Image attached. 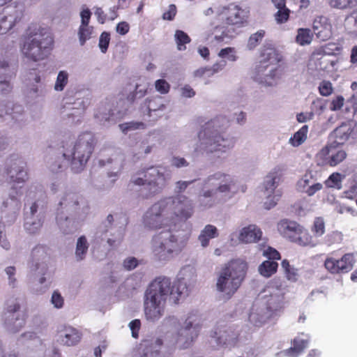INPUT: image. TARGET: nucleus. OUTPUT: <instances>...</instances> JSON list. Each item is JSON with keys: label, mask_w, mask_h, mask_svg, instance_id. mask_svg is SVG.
I'll list each match as a JSON object with an SVG mask.
<instances>
[{"label": "nucleus", "mask_w": 357, "mask_h": 357, "mask_svg": "<svg viewBox=\"0 0 357 357\" xmlns=\"http://www.w3.org/2000/svg\"><path fill=\"white\" fill-rule=\"evenodd\" d=\"M85 109V101L83 99H77L73 102H66L64 105L63 114V116L71 118L73 121L76 118L77 121H79Z\"/></svg>", "instance_id": "33"}, {"label": "nucleus", "mask_w": 357, "mask_h": 357, "mask_svg": "<svg viewBox=\"0 0 357 357\" xmlns=\"http://www.w3.org/2000/svg\"><path fill=\"white\" fill-rule=\"evenodd\" d=\"M219 20L225 22L227 26H241L246 19L244 10L235 4L219 8L216 11Z\"/></svg>", "instance_id": "15"}, {"label": "nucleus", "mask_w": 357, "mask_h": 357, "mask_svg": "<svg viewBox=\"0 0 357 357\" xmlns=\"http://www.w3.org/2000/svg\"><path fill=\"white\" fill-rule=\"evenodd\" d=\"M4 172L6 180L10 184L24 185L28 179L26 165L20 159L8 162Z\"/></svg>", "instance_id": "16"}, {"label": "nucleus", "mask_w": 357, "mask_h": 357, "mask_svg": "<svg viewBox=\"0 0 357 357\" xmlns=\"http://www.w3.org/2000/svg\"><path fill=\"white\" fill-rule=\"evenodd\" d=\"M342 240V234L339 231H333L327 234L324 239V242L328 246L335 243H339Z\"/></svg>", "instance_id": "58"}, {"label": "nucleus", "mask_w": 357, "mask_h": 357, "mask_svg": "<svg viewBox=\"0 0 357 357\" xmlns=\"http://www.w3.org/2000/svg\"><path fill=\"white\" fill-rule=\"evenodd\" d=\"M354 264L355 259L354 255L347 253L340 259L327 257L325 260L324 266L331 273L340 274L350 271L353 268Z\"/></svg>", "instance_id": "20"}, {"label": "nucleus", "mask_w": 357, "mask_h": 357, "mask_svg": "<svg viewBox=\"0 0 357 357\" xmlns=\"http://www.w3.org/2000/svg\"><path fill=\"white\" fill-rule=\"evenodd\" d=\"M302 227L294 221L282 220L278 224V230L284 237L293 241Z\"/></svg>", "instance_id": "34"}, {"label": "nucleus", "mask_w": 357, "mask_h": 357, "mask_svg": "<svg viewBox=\"0 0 357 357\" xmlns=\"http://www.w3.org/2000/svg\"><path fill=\"white\" fill-rule=\"evenodd\" d=\"M171 165L176 168L187 167L190 162L183 157L173 156L171 159Z\"/></svg>", "instance_id": "61"}, {"label": "nucleus", "mask_w": 357, "mask_h": 357, "mask_svg": "<svg viewBox=\"0 0 357 357\" xmlns=\"http://www.w3.org/2000/svg\"><path fill=\"white\" fill-rule=\"evenodd\" d=\"M237 335L230 329L220 331V334L217 336V340L219 344H231L234 343Z\"/></svg>", "instance_id": "46"}, {"label": "nucleus", "mask_w": 357, "mask_h": 357, "mask_svg": "<svg viewBox=\"0 0 357 357\" xmlns=\"http://www.w3.org/2000/svg\"><path fill=\"white\" fill-rule=\"evenodd\" d=\"M25 202L26 204H30L29 210L25 214L44 215L45 197L41 189L35 185L29 186L26 192Z\"/></svg>", "instance_id": "17"}, {"label": "nucleus", "mask_w": 357, "mask_h": 357, "mask_svg": "<svg viewBox=\"0 0 357 357\" xmlns=\"http://www.w3.org/2000/svg\"><path fill=\"white\" fill-rule=\"evenodd\" d=\"M227 124V120L223 116L216 117L205 123L198 132L199 140L194 148L193 155L219 158L231 149L235 144L234 139L222 132Z\"/></svg>", "instance_id": "2"}, {"label": "nucleus", "mask_w": 357, "mask_h": 357, "mask_svg": "<svg viewBox=\"0 0 357 357\" xmlns=\"http://www.w3.org/2000/svg\"><path fill=\"white\" fill-rule=\"evenodd\" d=\"M285 288L278 280H272L264 290L263 298L265 299L262 303L271 312L280 307L284 300Z\"/></svg>", "instance_id": "14"}, {"label": "nucleus", "mask_w": 357, "mask_h": 357, "mask_svg": "<svg viewBox=\"0 0 357 357\" xmlns=\"http://www.w3.org/2000/svg\"><path fill=\"white\" fill-rule=\"evenodd\" d=\"M161 345L160 339L145 340L137 347L134 357H158Z\"/></svg>", "instance_id": "24"}, {"label": "nucleus", "mask_w": 357, "mask_h": 357, "mask_svg": "<svg viewBox=\"0 0 357 357\" xmlns=\"http://www.w3.org/2000/svg\"><path fill=\"white\" fill-rule=\"evenodd\" d=\"M218 56L222 59H227L230 61H236L238 59L236 51L234 47H225L222 49L218 54Z\"/></svg>", "instance_id": "55"}, {"label": "nucleus", "mask_w": 357, "mask_h": 357, "mask_svg": "<svg viewBox=\"0 0 357 357\" xmlns=\"http://www.w3.org/2000/svg\"><path fill=\"white\" fill-rule=\"evenodd\" d=\"M196 271L192 266H185L180 271L179 278L176 283H173L177 294L181 297L187 296L196 282Z\"/></svg>", "instance_id": "19"}, {"label": "nucleus", "mask_w": 357, "mask_h": 357, "mask_svg": "<svg viewBox=\"0 0 357 357\" xmlns=\"http://www.w3.org/2000/svg\"><path fill=\"white\" fill-rule=\"evenodd\" d=\"M283 75L280 65H257L252 78L255 82L266 87L276 86Z\"/></svg>", "instance_id": "12"}, {"label": "nucleus", "mask_w": 357, "mask_h": 357, "mask_svg": "<svg viewBox=\"0 0 357 357\" xmlns=\"http://www.w3.org/2000/svg\"><path fill=\"white\" fill-rule=\"evenodd\" d=\"M308 340L304 339L301 336L296 337L294 340V346L282 351V353L289 357H297L307 347Z\"/></svg>", "instance_id": "39"}, {"label": "nucleus", "mask_w": 357, "mask_h": 357, "mask_svg": "<svg viewBox=\"0 0 357 357\" xmlns=\"http://www.w3.org/2000/svg\"><path fill=\"white\" fill-rule=\"evenodd\" d=\"M89 201L82 195L66 190L59 198L56 209V223L63 234L73 233L79 223L84 221L90 213Z\"/></svg>", "instance_id": "3"}, {"label": "nucleus", "mask_w": 357, "mask_h": 357, "mask_svg": "<svg viewBox=\"0 0 357 357\" xmlns=\"http://www.w3.org/2000/svg\"><path fill=\"white\" fill-rule=\"evenodd\" d=\"M323 185L315 182L312 174L309 172L305 174L297 183V188L300 192L306 193L308 196H313L317 192L321 190Z\"/></svg>", "instance_id": "28"}, {"label": "nucleus", "mask_w": 357, "mask_h": 357, "mask_svg": "<svg viewBox=\"0 0 357 357\" xmlns=\"http://www.w3.org/2000/svg\"><path fill=\"white\" fill-rule=\"evenodd\" d=\"M23 17L22 9L8 8L0 13V34L10 31Z\"/></svg>", "instance_id": "22"}, {"label": "nucleus", "mask_w": 357, "mask_h": 357, "mask_svg": "<svg viewBox=\"0 0 357 357\" xmlns=\"http://www.w3.org/2000/svg\"><path fill=\"white\" fill-rule=\"evenodd\" d=\"M264 35L265 31L264 30L257 31L256 33L252 34L248 38L247 48L249 50H254L262 40Z\"/></svg>", "instance_id": "53"}, {"label": "nucleus", "mask_w": 357, "mask_h": 357, "mask_svg": "<svg viewBox=\"0 0 357 357\" xmlns=\"http://www.w3.org/2000/svg\"><path fill=\"white\" fill-rule=\"evenodd\" d=\"M271 312L265 303L256 302L251 308L249 321L256 326H261L271 317Z\"/></svg>", "instance_id": "25"}, {"label": "nucleus", "mask_w": 357, "mask_h": 357, "mask_svg": "<svg viewBox=\"0 0 357 357\" xmlns=\"http://www.w3.org/2000/svg\"><path fill=\"white\" fill-rule=\"evenodd\" d=\"M296 235L295 239L292 242H295L301 246H309L314 248L317 245V242L314 238L305 230L303 227L300 229V231Z\"/></svg>", "instance_id": "41"}, {"label": "nucleus", "mask_w": 357, "mask_h": 357, "mask_svg": "<svg viewBox=\"0 0 357 357\" xmlns=\"http://www.w3.org/2000/svg\"><path fill=\"white\" fill-rule=\"evenodd\" d=\"M94 146V138L91 133L80 135L75 143L66 144L63 146V156L70 161L72 170L79 173L84 169Z\"/></svg>", "instance_id": "9"}, {"label": "nucleus", "mask_w": 357, "mask_h": 357, "mask_svg": "<svg viewBox=\"0 0 357 357\" xmlns=\"http://www.w3.org/2000/svg\"><path fill=\"white\" fill-rule=\"evenodd\" d=\"M89 247V244L85 236L78 238L75 252L77 261H82L85 258Z\"/></svg>", "instance_id": "42"}, {"label": "nucleus", "mask_w": 357, "mask_h": 357, "mask_svg": "<svg viewBox=\"0 0 357 357\" xmlns=\"http://www.w3.org/2000/svg\"><path fill=\"white\" fill-rule=\"evenodd\" d=\"M261 236L262 231L259 227L256 225H249L240 230L238 240L242 243H255L258 242Z\"/></svg>", "instance_id": "29"}, {"label": "nucleus", "mask_w": 357, "mask_h": 357, "mask_svg": "<svg viewBox=\"0 0 357 357\" xmlns=\"http://www.w3.org/2000/svg\"><path fill=\"white\" fill-rule=\"evenodd\" d=\"M351 132L352 129L350 125L342 123L333 132L332 136L335 139V143L343 144L349 139Z\"/></svg>", "instance_id": "40"}, {"label": "nucleus", "mask_w": 357, "mask_h": 357, "mask_svg": "<svg viewBox=\"0 0 357 357\" xmlns=\"http://www.w3.org/2000/svg\"><path fill=\"white\" fill-rule=\"evenodd\" d=\"M11 187L8 193V198L3 202L4 208L13 211L19 210L20 208V198L23 195L24 189L22 185L10 184Z\"/></svg>", "instance_id": "30"}, {"label": "nucleus", "mask_w": 357, "mask_h": 357, "mask_svg": "<svg viewBox=\"0 0 357 357\" xmlns=\"http://www.w3.org/2000/svg\"><path fill=\"white\" fill-rule=\"evenodd\" d=\"M248 268L245 261L236 259L230 261L218 273L215 287L223 300H229L241 285Z\"/></svg>", "instance_id": "8"}, {"label": "nucleus", "mask_w": 357, "mask_h": 357, "mask_svg": "<svg viewBox=\"0 0 357 357\" xmlns=\"http://www.w3.org/2000/svg\"><path fill=\"white\" fill-rule=\"evenodd\" d=\"M53 43V38L47 29L38 24H31L23 37L21 52L30 60L41 61L50 54Z\"/></svg>", "instance_id": "6"}, {"label": "nucleus", "mask_w": 357, "mask_h": 357, "mask_svg": "<svg viewBox=\"0 0 357 357\" xmlns=\"http://www.w3.org/2000/svg\"><path fill=\"white\" fill-rule=\"evenodd\" d=\"M81 333L75 328L70 326H62L56 334V340L61 344L71 347L79 342Z\"/></svg>", "instance_id": "23"}, {"label": "nucleus", "mask_w": 357, "mask_h": 357, "mask_svg": "<svg viewBox=\"0 0 357 357\" xmlns=\"http://www.w3.org/2000/svg\"><path fill=\"white\" fill-rule=\"evenodd\" d=\"M13 76L12 74H0V93L6 95L12 91L10 79Z\"/></svg>", "instance_id": "49"}, {"label": "nucleus", "mask_w": 357, "mask_h": 357, "mask_svg": "<svg viewBox=\"0 0 357 357\" xmlns=\"http://www.w3.org/2000/svg\"><path fill=\"white\" fill-rule=\"evenodd\" d=\"M110 38L109 34L107 32H103L99 38V47L102 53H105L107 50L109 43Z\"/></svg>", "instance_id": "63"}, {"label": "nucleus", "mask_w": 357, "mask_h": 357, "mask_svg": "<svg viewBox=\"0 0 357 357\" xmlns=\"http://www.w3.org/2000/svg\"><path fill=\"white\" fill-rule=\"evenodd\" d=\"M278 267V264L274 261H264L261 263L258 268L260 275L265 278H269L276 273Z\"/></svg>", "instance_id": "43"}, {"label": "nucleus", "mask_w": 357, "mask_h": 357, "mask_svg": "<svg viewBox=\"0 0 357 357\" xmlns=\"http://www.w3.org/2000/svg\"><path fill=\"white\" fill-rule=\"evenodd\" d=\"M35 271L38 278L37 282L40 287H34L33 291L36 294H42L45 293L50 287L47 264L45 261L36 262L35 264Z\"/></svg>", "instance_id": "27"}, {"label": "nucleus", "mask_w": 357, "mask_h": 357, "mask_svg": "<svg viewBox=\"0 0 357 357\" xmlns=\"http://www.w3.org/2000/svg\"><path fill=\"white\" fill-rule=\"evenodd\" d=\"M307 132L308 126L307 125L303 126L294 133V136L289 139V143L294 147L300 146L307 139Z\"/></svg>", "instance_id": "45"}, {"label": "nucleus", "mask_w": 357, "mask_h": 357, "mask_svg": "<svg viewBox=\"0 0 357 357\" xmlns=\"http://www.w3.org/2000/svg\"><path fill=\"white\" fill-rule=\"evenodd\" d=\"M319 91L323 96H328L333 93L332 84L329 81H322L319 86Z\"/></svg>", "instance_id": "62"}, {"label": "nucleus", "mask_w": 357, "mask_h": 357, "mask_svg": "<svg viewBox=\"0 0 357 357\" xmlns=\"http://www.w3.org/2000/svg\"><path fill=\"white\" fill-rule=\"evenodd\" d=\"M235 36V29L225 24H211L208 29L206 40L212 44L229 43Z\"/></svg>", "instance_id": "18"}, {"label": "nucleus", "mask_w": 357, "mask_h": 357, "mask_svg": "<svg viewBox=\"0 0 357 357\" xmlns=\"http://www.w3.org/2000/svg\"><path fill=\"white\" fill-rule=\"evenodd\" d=\"M312 29L316 36L322 41L328 40L332 36V25L324 16H319L314 20Z\"/></svg>", "instance_id": "26"}, {"label": "nucleus", "mask_w": 357, "mask_h": 357, "mask_svg": "<svg viewBox=\"0 0 357 357\" xmlns=\"http://www.w3.org/2000/svg\"><path fill=\"white\" fill-rule=\"evenodd\" d=\"M126 227L124 224L115 223L114 215L109 214L100 225L96 235L102 240H106L112 248L119 247L124 239Z\"/></svg>", "instance_id": "11"}, {"label": "nucleus", "mask_w": 357, "mask_h": 357, "mask_svg": "<svg viewBox=\"0 0 357 357\" xmlns=\"http://www.w3.org/2000/svg\"><path fill=\"white\" fill-rule=\"evenodd\" d=\"M155 87L157 91L161 94H165L169 92L170 85L165 79H160L155 81Z\"/></svg>", "instance_id": "60"}, {"label": "nucleus", "mask_w": 357, "mask_h": 357, "mask_svg": "<svg viewBox=\"0 0 357 357\" xmlns=\"http://www.w3.org/2000/svg\"><path fill=\"white\" fill-rule=\"evenodd\" d=\"M4 273L7 276L8 286L11 288H15L17 285V270L15 266H9L6 267Z\"/></svg>", "instance_id": "51"}, {"label": "nucleus", "mask_w": 357, "mask_h": 357, "mask_svg": "<svg viewBox=\"0 0 357 357\" xmlns=\"http://www.w3.org/2000/svg\"><path fill=\"white\" fill-rule=\"evenodd\" d=\"M194 182L177 181L174 189L177 195L159 199L144 214L145 227L153 230L167 229L153 235L150 241L151 253L156 261H169L178 255L187 244L190 235L183 228L192 216L194 207L192 201L180 193Z\"/></svg>", "instance_id": "1"}, {"label": "nucleus", "mask_w": 357, "mask_h": 357, "mask_svg": "<svg viewBox=\"0 0 357 357\" xmlns=\"http://www.w3.org/2000/svg\"><path fill=\"white\" fill-rule=\"evenodd\" d=\"M181 296L177 294L170 278L158 277L146 288L143 299V310L146 321L155 323L165 314L168 299L176 303Z\"/></svg>", "instance_id": "4"}, {"label": "nucleus", "mask_w": 357, "mask_h": 357, "mask_svg": "<svg viewBox=\"0 0 357 357\" xmlns=\"http://www.w3.org/2000/svg\"><path fill=\"white\" fill-rule=\"evenodd\" d=\"M123 114L120 112H115L112 109L109 105L98 108L95 114V117L99 120L100 122L105 124V122L113 121L114 122L118 119H120Z\"/></svg>", "instance_id": "37"}, {"label": "nucleus", "mask_w": 357, "mask_h": 357, "mask_svg": "<svg viewBox=\"0 0 357 357\" xmlns=\"http://www.w3.org/2000/svg\"><path fill=\"white\" fill-rule=\"evenodd\" d=\"M313 35L309 29H299L296 40L301 45H309L311 43Z\"/></svg>", "instance_id": "48"}, {"label": "nucleus", "mask_w": 357, "mask_h": 357, "mask_svg": "<svg viewBox=\"0 0 357 357\" xmlns=\"http://www.w3.org/2000/svg\"><path fill=\"white\" fill-rule=\"evenodd\" d=\"M0 74H12L14 71L10 66L9 57L8 55H0Z\"/></svg>", "instance_id": "57"}, {"label": "nucleus", "mask_w": 357, "mask_h": 357, "mask_svg": "<svg viewBox=\"0 0 357 357\" xmlns=\"http://www.w3.org/2000/svg\"><path fill=\"white\" fill-rule=\"evenodd\" d=\"M175 40L178 50H185V45L190 42V37L184 31L177 30L174 35Z\"/></svg>", "instance_id": "50"}, {"label": "nucleus", "mask_w": 357, "mask_h": 357, "mask_svg": "<svg viewBox=\"0 0 357 357\" xmlns=\"http://www.w3.org/2000/svg\"><path fill=\"white\" fill-rule=\"evenodd\" d=\"M44 222V215L25 214L24 228L30 234L38 233L41 229Z\"/></svg>", "instance_id": "35"}, {"label": "nucleus", "mask_w": 357, "mask_h": 357, "mask_svg": "<svg viewBox=\"0 0 357 357\" xmlns=\"http://www.w3.org/2000/svg\"><path fill=\"white\" fill-rule=\"evenodd\" d=\"M342 176L339 173L332 174L326 181V185L328 188L340 189L342 188Z\"/></svg>", "instance_id": "56"}, {"label": "nucleus", "mask_w": 357, "mask_h": 357, "mask_svg": "<svg viewBox=\"0 0 357 357\" xmlns=\"http://www.w3.org/2000/svg\"><path fill=\"white\" fill-rule=\"evenodd\" d=\"M312 231L316 237H321L324 235L325 233V221L322 217L315 218Z\"/></svg>", "instance_id": "54"}, {"label": "nucleus", "mask_w": 357, "mask_h": 357, "mask_svg": "<svg viewBox=\"0 0 357 357\" xmlns=\"http://www.w3.org/2000/svg\"><path fill=\"white\" fill-rule=\"evenodd\" d=\"M139 261L137 258L134 257H128L123 261V266L127 271H131L138 266Z\"/></svg>", "instance_id": "64"}, {"label": "nucleus", "mask_w": 357, "mask_h": 357, "mask_svg": "<svg viewBox=\"0 0 357 357\" xmlns=\"http://www.w3.org/2000/svg\"><path fill=\"white\" fill-rule=\"evenodd\" d=\"M285 170L284 165H277L265 176L261 191L266 198L264 206L266 209L274 207L282 196L280 190L277 189L278 183Z\"/></svg>", "instance_id": "10"}, {"label": "nucleus", "mask_w": 357, "mask_h": 357, "mask_svg": "<svg viewBox=\"0 0 357 357\" xmlns=\"http://www.w3.org/2000/svg\"><path fill=\"white\" fill-rule=\"evenodd\" d=\"M281 60V55L272 45H265L261 48L257 65H280Z\"/></svg>", "instance_id": "31"}, {"label": "nucleus", "mask_w": 357, "mask_h": 357, "mask_svg": "<svg viewBox=\"0 0 357 357\" xmlns=\"http://www.w3.org/2000/svg\"><path fill=\"white\" fill-rule=\"evenodd\" d=\"M68 82L69 73L66 70L59 71L54 84V90L57 92L63 91Z\"/></svg>", "instance_id": "44"}, {"label": "nucleus", "mask_w": 357, "mask_h": 357, "mask_svg": "<svg viewBox=\"0 0 357 357\" xmlns=\"http://www.w3.org/2000/svg\"><path fill=\"white\" fill-rule=\"evenodd\" d=\"M172 178V171L166 166L155 165L134 174L130 183L142 186L140 196L149 198L160 193Z\"/></svg>", "instance_id": "7"}, {"label": "nucleus", "mask_w": 357, "mask_h": 357, "mask_svg": "<svg viewBox=\"0 0 357 357\" xmlns=\"http://www.w3.org/2000/svg\"><path fill=\"white\" fill-rule=\"evenodd\" d=\"M198 202L203 209L212 207L216 202H225L236 192L234 178L218 171L208 175L200 183Z\"/></svg>", "instance_id": "5"}, {"label": "nucleus", "mask_w": 357, "mask_h": 357, "mask_svg": "<svg viewBox=\"0 0 357 357\" xmlns=\"http://www.w3.org/2000/svg\"><path fill=\"white\" fill-rule=\"evenodd\" d=\"M146 109L149 117H152V119L149 121H155L163 115L166 109L165 100L161 96L154 97L146 102Z\"/></svg>", "instance_id": "32"}, {"label": "nucleus", "mask_w": 357, "mask_h": 357, "mask_svg": "<svg viewBox=\"0 0 357 357\" xmlns=\"http://www.w3.org/2000/svg\"><path fill=\"white\" fill-rule=\"evenodd\" d=\"M50 303L56 309H61L64 306V298L58 290L52 292Z\"/></svg>", "instance_id": "59"}, {"label": "nucleus", "mask_w": 357, "mask_h": 357, "mask_svg": "<svg viewBox=\"0 0 357 357\" xmlns=\"http://www.w3.org/2000/svg\"><path fill=\"white\" fill-rule=\"evenodd\" d=\"M200 328L201 326L198 316L190 314L178 333L177 344L179 347L183 349L188 347L198 336Z\"/></svg>", "instance_id": "13"}, {"label": "nucleus", "mask_w": 357, "mask_h": 357, "mask_svg": "<svg viewBox=\"0 0 357 357\" xmlns=\"http://www.w3.org/2000/svg\"><path fill=\"white\" fill-rule=\"evenodd\" d=\"M119 127L123 133L127 134L130 131L144 130L146 125L142 121H130L120 124Z\"/></svg>", "instance_id": "47"}, {"label": "nucleus", "mask_w": 357, "mask_h": 357, "mask_svg": "<svg viewBox=\"0 0 357 357\" xmlns=\"http://www.w3.org/2000/svg\"><path fill=\"white\" fill-rule=\"evenodd\" d=\"M322 155H329L328 164L331 166H335L342 162L347 156V153L344 150H335L332 144L323 148L320 152Z\"/></svg>", "instance_id": "36"}, {"label": "nucleus", "mask_w": 357, "mask_h": 357, "mask_svg": "<svg viewBox=\"0 0 357 357\" xmlns=\"http://www.w3.org/2000/svg\"><path fill=\"white\" fill-rule=\"evenodd\" d=\"M218 231L215 226L206 225L201 230L198 236V241L202 248H206L209 245L210 240L218 237Z\"/></svg>", "instance_id": "38"}, {"label": "nucleus", "mask_w": 357, "mask_h": 357, "mask_svg": "<svg viewBox=\"0 0 357 357\" xmlns=\"http://www.w3.org/2000/svg\"><path fill=\"white\" fill-rule=\"evenodd\" d=\"M77 34L80 45H84L86 40H89L92 38L93 34V27L91 26L79 27Z\"/></svg>", "instance_id": "52"}, {"label": "nucleus", "mask_w": 357, "mask_h": 357, "mask_svg": "<svg viewBox=\"0 0 357 357\" xmlns=\"http://www.w3.org/2000/svg\"><path fill=\"white\" fill-rule=\"evenodd\" d=\"M20 304L14 299L9 300L6 304L5 313V324L8 331L17 332L23 325L24 320L20 318Z\"/></svg>", "instance_id": "21"}]
</instances>
